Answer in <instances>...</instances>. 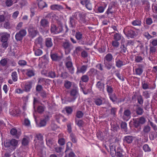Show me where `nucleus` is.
<instances>
[{"mask_svg":"<svg viewBox=\"0 0 157 157\" xmlns=\"http://www.w3.org/2000/svg\"><path fill=\"white\" fill-rule=\"evenodd\" d=\"M24 124L26 126H29L30 124V121L28 119H25L24 120Z\"/></svg>","mask_w":157,"mask_h":157,"instance_id":"63","label":"nucleus"},{"mask_svg":"<svg viewBox=\"0 0 157 157\" xmlns=\"http://www.w3.org/2000/svg\"><path fill=\"white\" fill-rule=\"evenodd\" d=\"M10 37V34L7 32L0 33V49L5 50L9 46V40Z\"/></svg>","mask_w":157,"mask_h":157,"instance_id":"1","label":"nucleus"},{"mask_svg":"<svg viewBox=\"0 0 157 157\" xmlns=\"http://www.w3.org/2000/svg\"><path fill=\"white\" fill-rule=\"evenodd\" d=\"M27 63L26 61L24 60H21L18 61V64L21 66H24L26 65Z\"/></svg>","mask_w":157,"mask_h":157,"instance_id":"46","label":"nucleus"},{"mask_svg":"<svg viewBox=\"0 0 157 157\" xmlns=\"http://www.w3.org/2000/svg\"><path fill=\"white\" fill-rule=\"evenodd\" d=\"M10 134L13 137L17 139H18L21 133L19 132H17V129L15 128H13L10 130Z\"/></svg>","mask_w":157,"mask_h":157,"instance_id":"10","label":"nucleus"},{"mask_svg":"<svg viewBox=\"0 0 157 157\" xmlns=\"http://www.w3.org/2000/svg\"><path fill=\"white\" fill-rule=\"evenodd\" d=\"M75 123L78 127H82L84 124V122L83 121L81 120H76L75 121Z\"/></svg>","mask_w":157,"mask_h":157,"instance_id":"41","label":"nucleus"},{"mask_svg":"<svg viewBox=\"0 0 157 157\" xmlns=\"http://www.w3.org/2000/svg\"><path fill=\"white\" fill-rule=\"evenodd\" d=\"M97 137L100 138L101 140L103 139L104 138L103 137V133L101 132H98L97 134Z\"/></svg>","mask_w":157,"mask_h":157,"instance_id":"61","label":"nucleus"},{"mask_svg":"<svg viewBox=\"0 0 157 157\" xmlns=\"http://www.w3.org/2000/svg\"><path fill=\"white\" fill-rule=\"evenodd\" d=\"M142 88L144 90L150 89L149 86L147 83L145 82H142Z\"/></svg>","mask_w":157,"mask_h":157,"instance_id":"49","label":"nucleus"},{"mask_svg":"<svg viewBox=\"0 0 157 157\" xmlns=\"http://www.w3.org/2000/svg\"><path fill=\"white\" fill-rule=\"evenodd\" d=\"M48 120V117H45L44 118L41 119L40 121V127L45 126Z\"/></svg>","mask_w":157,"mask_h":157,"instance_id":"23","label":"nucleus"},{"mask_svg":"<svg viewBox=\"0 0 157 157\" xmlns=\"http://www.w3.org/2000/svg\"><path fill=\"white\" fill-rule=\"evenodd\" d=\"M39 102L38 100L36 99V98H34L33 100V107L35 109V112L33 113V116L34 117L35 119V121L36 124H37V117L36 116V114L37 113H39V106H38L37 107V110H36V104Z\"/></svg>","mask_w":157,"mask_h":157,"instance_id":"5","label":"nucleus"},{"mask_svg":"<svg viewBox=\"0 0 157 157\" xmlns=\"http://www.w3.org/2000/svg\"><path fill=\"white\" fill-rule=\"evenodd\" d=\"M71 58L70 57L68 56L66 59V60L68 61L66 62V66L70 72L71 74L74 73V69L72 67V64L71 61Z\"/></svg>","mask_w":157,"mask_h":157,"instance_id":"6","label":"nucleus"},{"mask_svg":"<svg viewBox=\"0 0 157 157\" xmlns=\"http://www.w3.org/2000/svg\"><path fill=\"white\" fill-rule=\"evenodd\" d=\"M54 148L55 151L57 153H59L61 151L62 148L61 147L58 146L57 145H54Z\"/></svg>","mask_w":157,"mask_h":157,"instance_id":"51","label":"nucleus"},{"mask_svg":"<svg viewBox=\"0 0 157 157\" xmlns=\"http://www.w3.org/2000/svg\"><path fill=\"white\" fill-rule=\"evenodd\" d=\"M13 4V2L12 0H7L6 1V4L7 6H10Z\"/></svg>","mask_w":157,"mask_h":157,"instance_id":"58","label":"nucleus"},{"mask_svg":"<svg viewBox=\"0 0 157 157\" xmlns=\"http://www.w3.org/2000/svg\"><path fill=\"white\" fill-rule=\"evenodd\" d=\"M146 121V119L144 117H141L138 118L134 121L135 126L137 127L141 124H144Z\"/></svg>","mask_w":157,"mask_h":157,"instance_id":"7","label":"nucleus"},{"mask_svg":"<svg viewBox=\"0 0 157 157\" xmlns=\"http://www.w3.org/2000/svg\"><path fill=\"white\" fill-rule=\"evenodd\" d=\"M137 99L138 102L140 104H142L143 103V100L142 97L140 95H138L137 96Z\"/></svg>","mask_w":157,"mask_h":157,"instance_id":"47","label":"nucleus"},{"mask_svg":"<svg viewBox=\"0 0 157 157\" xmlns=\"http://www.w3.org/2000/svg\"><path fill=\"white\" fill-rule=\"evenodd\" d=\"M63 134H59V139L58 140L59 144L61 145H63L65 144V140L62 137Z\"/></svg>","mask_w":157,"mask_h":157,"instance_id":"24","label":"nucleus"},{"mask_svg":"<svg viewBox=\"0 0 157 157\" xmlns=\"http://www.w3.org/2000/svg\"><path fill=\"white\" fill-rule=\"evenodd\" d=\"M78 16L80 18L79 21L82 23H84L85 24H88V21L85 19V15L83 13H79L78 14Z\"/></svg>","mask_w":157,"mask_h":157,"instance_id":"12","label":"nucleus"},{"mask_svg":"<svg viewBox=\"0 0 157 157\" xmlns=\"http://www.w3.org/2000/svg\"><path fill=\"white\" fill-rule=\"evenodd\" d=\"M106 89L108 93V95L113 93V89L111 86L107 85Z\"/></svg>","mask_w":157,"mask_h":157,"instance_id":"48","label":"nucleus"},{"mask_svg":"<svg viewBox=\"0 0 157 157\" xmlns=\"http://www.w3.org/2000/svg\"><path fill=\"white\" fill-rule=\"evenodd\" d=\"M12 78L14 82H16L17 80V75L16 71L13 72L11 75Z\"/></svg>","mask_w":157,"mask_h":157,"instance_id":"31","label":"nucleus"},{"mask_svg":"<svg viewBox=\"0 0 157 157\" xmlns=\"http://www.w3.org/2000/svg\"><path fill=\"white\" fill-rule=\"evenodd\" d=\"M87 67V65H83L80 67L78 68L77 73H84L86 71Z\"/></svg>","mask_w":157,"mask_h":157,"instance_id":"19","label":"nucleus"},{"mask_svg":"<svg viewBox=\"0 0 157 157\" xmlns=\"http://www.w3.org/2000/svg\"><path fill=\"white\" fill-rule=\"evenodd\" d=\"M7 61L5 58L1 59L0 61V64L2 67L5 66L7 64Z\"/></svg>","mask_w":157,"mask_h":157,"instance_id":"42","label":"nucleus"},{"mask_svg":"<svg viewBox=\"0 0 157 157\" xmlns=\"http://www.w3.org/2000/svg\"><path fill=\"white\" fill-rule=\"evenodd\" d=\"M143 149L145 152H148L151 151V149L147 144H145L143 146Z\"/></svg>","mask_w":157,"mask_h":157,"instance_id":"34","label":"nucleus"},{"mask_svg":"<svg viewBox=\"0 0 157 157\" xmlns=\"http://www.w3.org/2000/svg\"><path fill=\"white\" fill-rule=\"evenodd\" d=\"M56 28L57 27L55 25L52 24L51 26V32L54 34H57L58 32L56 31Z\"/></svg>","mask_w":157,"mask_h":157,"instance_id":"33","label":"nucleus"},{"mask_svg":"<svg viewBox=\"0 0 157 157\" xmlns=\"http://www.w3.org/2000/svg\"><path fill=\"white\" fill-rule=\"evenodd\" d=\"M94 102L98 105H100L102 104V101L99 98H96L95 99Z\"/></svg>","mask_w":157,"mask_h":157,"instance_id":"36","label":"nucleus"},{"mask_svg":"<svg viewBox=\"0 0 157 157\" xmlns=\"http://www.w3.org/2000/svg\"><path fill=\"white\" fill-rule=\"evenodd\" d=\"M24 90H23L21 88H17L15 90V92L16 93L18 94H21L23 93Z\"/></svg>","mask_w":157,"mask_h":157,"instance_id":"62","label":"nucleus"},{"mask_svg":"<svg viewBox=\"0 0 157 157\" xmlns=\"http://www.w3.org/2000/svg\"><path fill=\"white\" fill-rule=\"evenodd\" d=\"M131 112L129 110H125L124 113L123 118L124 120L127 121L130 118Z\"/></svg>","mask_w":157,"mask_h":157,"instance_id":"14","label":"nucleus"},{"mask_svg":"<svg viewBox=\"0 0 157 157\" xmlns=\"http://www.w3.org/2000/svg\"><path fill=\"white\" fill-rule=\"evenodd\" d=\"M63 46L64 48L66 53H68L70 51L71 44L68 42L66 41L63 43Z\"/></svg>","mask_w":157,"mask_h":157,"instance_id":"16","label":"nucleus"},{"mask_svg":"<svg viewBox=\"0 0 157 157\" xmlns=\"http://www.w3.org/2000/svg\"><path fill=\"white\" fill-rule=\"evenodd\" d=\"M28 32L29 35L32 37H35L37 34V32L35 28L30 26L28 29Z\"/></svg>","mask_w":157,"mask_h":157,"instance_id":"13","label":"nucleus"},{"mask_svg":"<svg viewBox=\"0 0 157 157\" xmlns=\"http://www.w3.org/2000/svg\"><path fill=\"white\" fill-rule=\"evenodd\" d=\"M19 14V12L18 11H16L14 12L12 16V17L14 19H16L17 17Z\"/></svg>","mask_w":157,"mask_h":157,"instance_id":"64","label":"nucleus"},{"mask_svg":"<svg viewBox=\"0 0 157 157\" xmlns=\"http://www.w3.org/2000/svg\"><path fill=\"white\" fill-rule=\"evenodd\" d=\"M132 24L134 26H139L141 25V21L139 20H136L132 21Z\"/></svg>","mask_w":157,"mask_h":157,"instance_id":"43","label":"nucleus"},{"mask_svg":"<svg viewBox=\"0 0 157 157\" xmlns=\"http://www.w3.org/2000/svg\"><path fill=\"white\" fill-rule=\"evenodd\" d=\"M110 100L113 102L116 101L117 100V98L116 94L115 93L109 95Z\"/></svg>","mask_w":157,"mask_h":157,"instance_id":"28","label":"nucleus"},{"mask_svg":"<svg viewBox=\"0 0 157 157\" xmlns=\"http://www.w3.org/2000/svg\"><path fill=\"white\" fill-rule=\"evenodd\" d=\"M123 32L127 36L131 38H133L136 35L135 32L131 27H127L124 28Z\"/></svg>","mask_w":157,"mask_h":157,"instance_id":"2","label":"nucleus"},{"mask_svg":"<svg viewBox=\"0 0 157 157\" xmlns=\"http://www.w3.org/2000/svg\"><path fill=\"white\" fill-rule=\"evenodd\" d=\"M121 34L116 33L113 35V39L114 40L119 41L121 39Z\"/></svg>","mask_w":157,"mask_h":157,"instance_id":"32","label":"nucleus"},{"mask_svg":"<svg viewBox=\"0 0 157 157\" xmlns=\"http://www.w3.org/2000/svg\"><path fill=\"white\" fill-rule=\"evenodd\" d=\"M116 145L115 143H111L110 145V154L112 157H114L116 155Z\"/></svg>","mask_w":157,"mask_h":157,"instance_id":"11","label":"nucleus"},{"mask_svg":"<svg viewBox=\"0 0 157 157\" xmlns=\"http://www.w3.org/2000/svg\"><path fill=\"white\" fill-rule=\"evenodd\" d=\"M29 141L27 138H24L22 141V144L24 146H26L28 145Z\"/></svg>","mask_w":157,"mask_h":157,"instance_id":"38","label":"nucleus"},{"mask_svg":"<svg viewBox=\"0 0 157 157\" xmlns=\"http://www.w3.org/2000/svg\"><path fill=\"white\" fill-rule=\"evenodd\" d=\"M113 59V56L110 53H108L104 58L105 63L111 62Z\"/></svg>","mask_w":157,"mask_h":157,"instance_id":"18","label":"nucleus"},{"mask_svg":"<svg viewBox=\"0 0 157 157\" xmlns=\"http://www.w3.org/2000/svg\"><path fill=\"white\" fill-rule=\"evenodd\" d=\"M26 75L29 77H32L34 75V72L33 70L30 69L26 70Z\"/></svg>","mask_w":157,"mask_h":157,"instance_id":"29","label":"nucleus"},{"mask_svg":"<svg viewBox=\"0 0 157 157\" xmlns=\"http://www.w3.org/2000/svg\"><path fill=\"white\" fill-rule=\"evenodd\" d=\"M71 96L73 98L72 99L70 100V102L74 101L79 95L78 89L77 86H75L71 89L70 92Z\"/></svg>","mask_w":157,"mask_h":157,"instance_id":"3","label":"nucleus"},{"mask_svg":"<svg viewBox=\"0 0 157 157\" xmlns=\"http://www.w3.org/2000/svg\"><path fill=\"white\" fill-rule=\"evenodd\" d=\"M80 1L81 4L83 6H85L88 10H92V5L89 0H80Z\"/></svg>","mask_w":157,"mask_h":157,"instance_id":"8","label":"nucleus"},{"mask_svg":"<svg viewBox=\"0 0 157 157\" xmlns=\"http://www.w3.org/2000/svg\"><path fill=\"white\" fill-rule=\"evenodd\" d=\"M71 140L74 143H76L77 141L75 135L73 133L70 135Z\"/></svg>","mask_w":157,"mask_h":157,"instance_id":"52","label":"nucleus"},{"mask_svg":"<svg viewBox=\"0 0 157 157\" xmlns=\"http://www.w3.org/2000/svg\"><path fill=\"white\" fill-rule=\"evenodd\" d=\"M27 32L26 30L22 29L17 33L15 35V38L17 41H21L24 37L26 35Z\"/></svg>","mask_w":157,"mask_h":157,"instance_id":"4","label":"nucleus"},{"mask_svg":"<svg viewBox=\"0 0 157 157\" xmlns=\"http://www.w3.org/2000/svg\"><path fill=\"white\" fill-rule=\"evenodd\" d=\"M35 45L34 46L33 50L34 51L35 54L36 56H39V48L38 47V45L39 44V37L35 40Z\"/></svg>","mask_w":157,"mask_h":157,"instance_id":"9","label":"nucleus"},{"mask_svg":"<svg viewBox=\"0 0 157 157\" xmlns=\"http://www.w3.org/2000/svg\"><path fill=\"white\" fill-rule=\"evenodd\" d=\"M46 45L48 47H51L53 44L52 41V39L51 38H47L46 39Z\"/></svg>","mask_w":157,"mask_h":157,"instance_id":"27","label":"nucleus"},{"mask_svg":"<svg viewBox=\"0 0 157 157\" xmlns=\"http://www.w3.org/2000/svg\"><path fill=\"white\" fill-rule=\"evenodd\" d=\"M47 4L44 1H40V8L43 9L47 7Z\"/></svg>","mask_w":157,"mask_h":157,"instance_id":"57","label":"nucleus"},{"mask_svg":"<svg viewBox=\"0 0 157 157\" xmlns=\"http://www.w3.org/2000/svg\"><path fill=\"white\" fill-rule=\"evenodd\" d=\"M65 110L67 113L71 114L72 113L73 109L70 107H67L65 108Z\"/></svg>","mask_w":157,"mask_h":157,"instance_id":"53","label":"nucleus"},{"mask_svg":"<svg viewBox=\"0 0 157 157\" xmlns=\"http://www.w3.org/2000/svg\"><path fill=\"white\" fill-rule=\"evenodd\" d=\"M151 128L148 125L145 126L143 129V131L145 133H148L150 131Z\"/></svg>","mask_w":157,"mask_h":157,"instance_id":"50","label":"nucleus"},{"mask_svg":"<svg viewBox=\"0 0 157 157\" xmlns=\"http://www.w3.org/2000/svg\"><path fill=\"white\" fill-rule=\"evenodd\" d=\"M112 45L115 48H117L119 47L120 44L118 42V41L114 40L112 42Z\"/></svg>","mask_w":157,"mask_h":157,"instance_id":"45","label":"nucleus"},{"mask_svg":"<svg viewBox=\"0 0 157 157\" xmlns=\"http://www.w3.org/2000/svg\"><path fill=\"white\" fill-rule=\"evenodd\" d=\"M115 63L116 66L118 68L121 67L122 66L125 65L126 64L124 62L118 59L117 56L115 59Z\"/></svg>","mask_w":157,"mask_h":157,"instance_id":"15","label":"nucleus"},{"mask_svg":"<svg viewBox=\"0 0 157 157\" xmlns=\"http://www.w3.org/2000/svg\"><path fill=\"white\" fill-rule=\"evenodd\" d=\"M51 57L53 61H58L60 60L62 57L59 56L57 54H53L51 55Z\"/></svg>","mask_w":157,"mask_h":157,"instance_id":"20","label":"nucleus"},{"mask_svg":"<svg viewBox=\"0 0 157 157\" xmlns=\"http://www.w3.org/2000/svg\"><path fill=\"white\" fill-rule=\"evenodd\" d=\"M143 70L141 67H139L135 69V73L137 75H140L142 73Z\"/></svg>","mask_w":157,"mask_h":157,"instance_id":"30","label":"nucleus"},{"mask_svg":"<svg viewBox=\"0 0 157 157\" xmlns=\"http://www.w3.org/2000/svg\"><path fill=\"white\" fill-rule=\"evenodd\" d=\"M10 143L11 146H15L17 144L18 141L15 139H12L10 140Z\"/></svg>","mask_w":157,"mask_h":157,"instance_id":"40","label":"nucleus"},{"mask_svg":"<svg viewBox=\"0 0 157 157\" xmlns=\"http://www.w3.org/2000/svg\"><path fill=\"white\" fill-rule=\"evenodd\" d=\"M71 83L70 82L68 81H65L64 86L67 89H69L71 86Z\"/></svg>","mask_w":157,"mask_h":157,"instance_id":"37","label":"nucleus"},{"mask_svg":"<svg viewBox=\"0 0 157 157\" xmlns=\"http://www.w3.org/2000/svg\"><path fill=\"white\" fill-rule=\"evenodd\" d=\"M75 37L78 40H81L82 38V34L80 32L76 33Z\"/></svg>","mask_w":157,"mask_h":157,"instance_id":"35","label":"nucleus"},{"mask_svg":"<svg viewBox=\"0 0 157 157\" xmlns=\"http://www.w3.org/2000/svg\"><path fill=\"white\" fill-rule=\"evenodd\" d=\"M124 153V152L122 149L120 148H118L117 151H116V155L118 157H123Z\"/></svg>","mask_w":157,"mask_h":157,"instance_id":"26","label":"nucleus"},{"mask_svg":"<svg viewBox=\"0 0 157 157\" xmlns=\"http://www.w3.org/2000/svg\"><path fill=\"white\" fill-rule=\"evenodd\" d=\"M121 127L122 128L124 129V130L126 131L127 129V124L126 123L122 122L121 124Z\"/></svg>","mask_w":157,"mask_h":157,"instance_id":"60","label":"nucleus"},{"mask_svg":"<svg viewBox=\"0 0 157 157\" xmlns=\"http://www.w3.org/2000/svg\"><path fill=\"white\" fill-rule=\"evenodd\" d=\"M83 113L80 111H78L77 112L76 116L78 118H81L83 116Z\"/></svg>","mask_w":157,"mask_h":157,"instance_id":"56","label":"nucleus"},{"mask_svg":"<svg viewBox=\"0 0 157 157\" xmlns=\"http://www.w3.org/2000/svg\"><path fill=\"white\" fill-rule=\"evenodd\" d=\"M32 83L31 81H28L25 82L24 90L25 92H28L30 91L32 87Z\"/></svg>","mask_w":157,"mask_h":157,"instance_id":"17","label":"nucleus"},{"mask_svg":"<svg viewBox=\"0 0 157 157\" xmlns=\"http://www.w3.org/2000/svg\"><path fill=\"white\" fill-rule=\"evenodd\" d=\"M136 111L137 114L139 115H141L143 112V109L140 107H138L137 108Z\"/></svg>","mask_w":157,"mask_h":157,"instance_id":"55","label":"nucleus"},{"mask_svg":"<svg viewBox=\"0 0 157 157\" xmlns=\"http://www.w3.org/2000/svg\"><path fill=\"white\" fill-rule=\"evenodd\" d=\"M96 86L100 90L103 91L104 90V84L102 82L100 81H99L97 82Z\"/></svg>","mask_w":157,"mask_h":157,"instance_id":"25","label":"nucleus"},{"mask_svg":"<svg viewBox=\"0 0 157 157\" xmlns=\"http://www.w3.org/2000/svg\"><path fill=\"white\" fill-rule=\"evenodd\" d=\"M27 1L26 0H21L19 3V4L21 5V7L27 5Z\"/></svg>","mask_w":157,"mask_h":157,"instance_id":"54","label":"nucleus"},{"mask_svg":"<svg viewBox=\"0 0 157 157\" xmlns=\"http://www.w3.org/2000/svg\"><path fill=\"white\" fill-rule=\"evenodd\" d=\"M134 137L132 136H124V140L128 144L132 143Z\"/></svg>","mask_w":157,"mask_h":157,"instance_id":"22","label":"nucleus"},{"mask_svg":"<svg viewBox=\"0 0 157 157\" xmlns=\"http://www.w3.org/2000/svg\"><path fill=\"white\" fill-rule=\"evenodd\" d=\"M41 23L43 26H47L48 25V21L45 19H43L41 21Z\"/></svg>","mask_w":157,"mask_h":157,"instance_id":"44","label":"nucleus"},{"mask_svg":"<svg viewBox=\"0 0 157 157\" xmlns=\"http://www.w3.org/2000/svg\"><path fill=\"white\" fill-rule=\"evenodd\" d=\"M51 9L52 10H59L63 9L62 6L59 5L54 4L51 5L50 6Z\"/></svg>","mask_w":157,"mask_h":157,"instance_id":"21","label":"nucleus"},{"mask_svg":"<svg viewBox=\"0 0 157 157\" xmlns=\"http://www.w3.org/2000/svg\"><path fill=\"white\" fill-rule=\"evenodd\" d=\"M152 9L154 12L157 13V4L154 3L152 6Z\"/></svg>","mask_w":157,"mask_h":157,"instance_id":"59","label":"nucleus"},{"mask_svg":"<svg viewBox=\"0 0 157 157\" xmlns=\"http://www.w3.org/2000/svg\"><path fill=\"white\" fill-rule=\"evenodd\" d=\"M97 70L94 68L91 69L88 72V74L91 76H94L97 74Z\"/></svg>","mask_w":157,"mask_h":157,"instance_id":"39","label":"nucleus"}]
</instances>
